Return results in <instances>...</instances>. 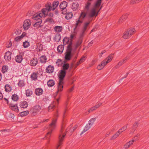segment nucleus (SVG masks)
Listing matches in <instances>:
<instances>
[{
    "label": "nucleus",
    "instance_id": "obj_1",
    "mask_svg": "<svg viewBox=\"0 0 149 149\" xmlns=\"http://www.w3.org/2000/svg\"><path fill=\"white\" fill-rule=\"evenodd\" d=\"M102 1V0H97L94 5V7L90 10L87 15L88 18L90 19L93 17H96L102 8V6L100 8Z\"/></svg>",
    "mask_w": 149,
    "mask_h": 149
},
{
    "label": "nucleus",
    "instance_id": "obj_2",
    "mask_svg": "<svg viewBox=\"0 0 149 149\" xmlns=\"http://www.w3.org/2000/svg\"><path fill=\"white\" fill-rule=\"evenodd\" d=\"M75 52H73L72 47V42H70L67 47V48L65 53V59L66 61H69L71 57L75 53Z\"/></svg>",
    "mask_w": 149,
    "mask_h": 149
},
{
    "label": "nucleus",
    "instance_id": "obj_3",
    "mask_svg": "<svg viewBox=\"0 0 149 149\" xmlns=\"http://www.w3.org/2000/svg\"><path fill=\"white\" fill-rule=\"evenodd\" d=\"M56 119H53L48 127L49 130L50 131L47 133L45 138L48 139L50 137V134L56 128Z\"/></svg>",
    "mask_w": 149,
    "mask_h": 149
},
{
    "label": "nucleus",
    "instance_id": "obj_4",
    "mask_svg": "<svg viewBox=\"0 0 149 149\" xmlns=\"http://www.w3.org/2000/svg\"><path fill=\"white\" fill-rule=\"evenodd\" d=\"M60 133L61 134L59 136V141L57 146L56 149H60L59 147L62 144V142L66 134L64 132L63 127H62Z\"/></svg>",
    "mask_w": 149,
    "mask_h": 149
},
{
    "label": "nucleus",
    "instance_id": "obj_5",
    "mask_svg": "<svg viewBox=\"0 0 149 149\" xmlns=\"http://www.w3.org/2000/svg\"><path fill=\"white\" fill-rule=\"evenodd\" d=\"M41 107L39 105L37 104L33 106L30 110L31 115L33 116L37 115L41 110Z\"/></svg>",
    "mask_w": 149,
    "mask_h": 149
},
{
    "label": "nucleus",
    "instance_id": "obj_6",
    "mask_svg": "<svg viewBox=\"0 0 149 149\" xmlns=\"http://www.w3.org/2000/svg\"><path fill=\"white\" fill-rule=\"evenodd\" d=\"M45 8L43 9L42 10L41 15L44 17H45L48 15V12L51 10V3H48L45 6Z\"/></svg>",
    "mask_w": 149,
    "mask_h": 149
},
{
    "label": "nucleus",
    "instance_id": "obj_7",
    "mask_svg": "<svg viewBox=\"0 0 149 149\" xmlns=\"http://www.w3.org/2000/svg\"><path fill=\"white\" fill-rule=\"evenodd\" d=\"M66 74V71L64 70H61L59 75V82L58 84H63L64 78Z\"/></svg>",
    "mask_w": 149,
    "mask_h": 149
},
{
    "label": "nucleus",
    "instance_id": "obj_8",
    "mask_svg": "<svg viewBox=\"0 0 149 149\" xmlns=\"http://www.w3.org/2000/svg\"><path fill=\"white\" fill-rule=\"evenodd\" d=\"M60 99V97L58 98L55 99L48 107V111L50 112L52 111L51 109H52L56 105L58 104L59 103V101Z\"/></svg>",
    "mask_w": 149,
    "mask_h": 149
},
{
    "label": "nucleus",
    "instance_id": "obj_9",
    "mask_svg": "<svg viewBox=\"0 0 149 149\" xmlns=\"http://www.w3.org/2000/svg\"><path fill=\"white\" fill-rule=\"evenodd\" d=\"M31 22L29 19L24 20L23 24V28L24 30H27L30 27Z\"/></svg>",
    "mask_w": 149,
    "mask_h": 149
},
{
    "label": "nucleus",
    "instance_id": "obj_10",
    "mask_svg": "<svg viewBox=\"0 0 149 149\" xmlns=\"http://www.w3.org/2000/svg\"><path fill=\"white\" fill-rule=\"evenodd\" d=\"M127 126L125 125L120 128L112 137V139H114L118 137L123 132L126 130Z\"/></svg>",
    "mask_w": 149,
    "mask_h": 149
},
{
    "label": "nucleus",
    "instance_id": "obj_11",
    "mask_svg": "<svg viewBox=\"0 0 149 149\" xmlns=\"http://www.w3.org/2000/svg\"><path fill=\"white\" fill-rule=\"evenodd\" d=\"M87 17H88L86 13L84 10H82L78 18L83 22Z\"/></svg>",
    "mask_w": 149,
    "mask_h": 149
},
{
    "label": "nucleus",
    "instance_id": "obj_12",
    "mask_svg": "<svg viewBox=\"0 0 149 149\" xmlns=\"http://www.w3.org/2000/svg\"><path fill=\"white\" fill-rule=\"evenodd\" d=\"M39 72L37 71L33 72L30 75V78L32 80L36 81L38 77L40 75Z\"/></svg>",
    "mask_w": 149,
    "mask_h": 149
},
{
    "label": "nucleus",
    "instance_id": "obj_13",
    "mask_svg": "<svg viewBox=\"0 0 149 149\" xmlns=\"http://www.w3.org/2000/svg\"><path fill=\"white\" fill-rule=\"evenodd\" d=\"M83 38H79V39L77 42L76 44L74 45H72V49H73V52L76 51V49L77 47L79 46L82 42V40Z\"/></svg>",
    "mask_w": 149,
    "mask_h": 149
},
{
    "label": "nucleus",
    "instance_id": "obj_14",
    "mask_svg": "<svg viewBox=\"0 0 149 149\" xmlns=\"http://www.w3.org/2000/svg\"><path fill=\"white\" fill-rule=\"evenodd\" d=\"M136 139L135 138V137L134 138L130 141L128 142H127L124 145V147L125 149H127L129 148L131 146L133 143L136 141Z\"/></svg>",
    "mask_w": 149,
    "mask_h": 149
},
{
    "label": "nucleus",
    "instance_id": "obj_15",
    "mask_svg": "<svg viewBox=\"0 0 149 149\" xmlns=\"http://www.w3.org/2000/svg\"><path fill=\"white\" fill-rule=\"evenodd\" d=\"M9 107L10 109L13 111L16 112L19 111V109L17 104H14L11 103L9 104Z\"/></svg>",
    "mask_w": 149,
    "mask_h": 149
},
{
    "label": "nucleus",
    "instance_id": "obj_16",
    "mask_svg": "<svg viewBox=\"0 0 149 149\" xmlns=\"http://www.w3.org/2000/svg\"><path fill=\"white\" fill-rule=\"evenodd\" d=\"M11 53L9 51L6 52L4 56L5 60L7 61H9L11 59Z\"/></svg>",
    "mask_w": 149,
    "mask_h": 149
},
{
    "label": "nucleus",
    "instance_id": "obj_17",
    "mask_svg": "<svg viewBox=\"0 0 149 149\" xmlns=\"http://www.w3.org/2000/svg\"><path fill=\"white\" fill-rule=\"evenodd\" d=\"M83 22L79 19L78 18L75 21V27L74 30H75L77 27H80Z\"/></svg>",
    "mask_w": 149,
    "mask_h": 149
},
{
    "label": "nucleus",
    "instance_id": "obj_18",
    "mask_svg": "<svg viewBox=\"0 0 149 149\" xmlns=\"http://www.w3.org/2000/svg\"><path fill=\"white\" fill-rule=\"evenodd\" d=\"M54 70V67L51 65H49L46 69V72L48 73H52Z\"/></svg>",
    "mask_w": 149,
    "mask_h": 149
},
{
    "label": "nucleus",
    "instance_id": "obj_19",
    "mask_svg": "<svg viewBox=\"0 0 149 149\" xmlns=\"http://www.w3.org/2000/svg\"><path fill=\"white\" fill-rule=\"evenodd\" d=\"M23 59L22 56L20 54H18L15 56V60L16 62L20 63L22 62Z\"/></svg>",
    "mask_w": 149,
    "mask_h": 149
},
{
    "label": "nucleus",
    "instance_id": "obj_20",
    "mask_svg": "<svg viewBox=\"0 0 149 149\" xmlns=\"http://www.w3.org/2000/svg\"><path fill=\"white\" fill-rule=\"evenodd\" d=\"M38 63V59L36 58H34L31 61L30 65L32 66H36Z\"/></svg>",
    "mask_w": 149,
    "mask_h": 149
},
{
    "label": "nucleus",
    "instance_id": "obj_21",
    "mask_svg": "<svg viewBox=\"0 0 149 149\" xmlns=\"http://www.w3.org/2000/svg\"><path fill=\"white\" fill-rule=\"evenodd\" d=\"M42 16L43 15H41V13H40L39 14H36L34 15L32 18L34 20H38V21H39V20H42L41 18Z\"/></svg>",
    "mask_w": 149,
    "mask_h": 149
},
{
    "label": "nucleus",
    "instance_id": "obj_22",
    "mask_svg": "<svg viewBox=\"0 0 149 149\" xmlns=\"http://www.w3.org/2000/svg\"><path fill=\"white\" fill-rule=\"evenodd\" d=\"M79 6L78 3L77 2H76L72 3L71 8L73 10L76 11L78 9Z\"/></svg>",
    "mask_w": 149,
    "mask_h": 149
},
{
    "label": "nucleus",
    "instance_id": "obj_23",
    "mask_svg": "<svg viewBox=\"0 0 149 149\" xmlns=\"http://www.w3.org/2000/svg\"><path fill=\"white\" fill-rule=\"evenodd\" d=\"M107 65L106 63L104 61H102L101 63L99 64L97 66V68L98 70H100L104 67V66Z\"/></svg>",
    "mask_w": 149,
    "mask_h": 149
},
{
    "label": "nucleus",
    "instance_id": "obj_24",
    "mask_svg": "<svg viewBox=\"0 0 149 149\" xmlns=\"http://www.w3.org/2000/svg\"><path fill=\"white\" fill-rule=\"evenodd\" d=\"M54 31L58 33L62 31L63 28L61 26H56L54 27Z\"/></svg>",
    "mask_w": 149,
    "mask_h": 149
},
{
    "label": "nucleus",
    "instance_id": "obj_25",
    "mask_svg": "<svg viewBox=\"0 0 149 149\" xmlns=\"http://www.w3.org/2000/svg\"><path fill=\"white\" fill-rule=\"evenodd\" d=\"M113 55L112 54H109L106 58L104 60L106 63L107 64L112 61L113 58Z\"/></svg>",
    "mask_w": 149,
    "mask_h": 149
},
{
    "label": "nucleus",
    "instance_id": "obj_26",
    "mask_svg": "<svg viewBox=\"0 0 149 149\" xmlns=\"http://www.w3.org/2000/svg\"><path fill=\"white\" fill-rule=\"evenodd\" d=\"M42 23V20H39V21H38L37 22H36L34 24L33 26L34 27L36 28V29H38L42 26V25H41Z\"/></svg>",
    "mask_w": 149,
    "mask_h": 149
},
{
    "label": "nucleus",
    "instance_id": "obj_27",
    "mask_svg": "<svg viewBox=\"0 0 149 149\" xmlns=\"http://www.w3.org/2000/svg\"><path fill=\"white\" fill-rule=\"evenodd\" d=\"M47 58L45 55L41 56L39 58L40 62L41 63H45L46 62Z\"/></svg>",
    "mask_w": 149,
    "mask_h": 149
},
{
    "label": "nucleus",
    "instance_id": "obj_28",
    "mask_svg": "<svg viewBox=\"0 0 149 149\" xmlns=\"http://www.w3.org/2000/svg\"><path fill=\"white\" fill-rule=\"evenodd\" d=\"M28 106V104L26 101L20 102L19 106L21 108H26Z\"/></svg>",
    "mask_w": 149,
    "mask_h": 149
},
{
    "label": "nucleus",
    "instance_id": "obj_29",
    "mask_svg": "<svg viewBox=\"0 0 149 149\" xmlns=\"http://www.w3.org/2000/svg\"><path fill=\"white\" fill-rule=\"evenodd\" d=\"M61 38V37L60 34L57 33L55 35L54 38V40L56 42H59Z\"/></svg>",
    "mask_w": 149,
    "mask_h": 149
},
{
    "label": "nucleus",
    "instance_id": "obj_30",
    "mask_svg": "<svg viewBox=\"0 0 149 149\" xmlns=\"http://www.w3.org/2000/svg\"><path fill=\"white\" fill-rule=\"evenodd\" d=\"M35 93L36 95L39 96L42 95L43 91L42 88H38L36 89Z\"/></svg>",
    "mask_w": 149,
    "mask_h": 149
},
{
    "label": "nucleus",
    "instance_id": "obj_31",
    "mask_svg": "<svg viewBox=\"0 0 149 149\" xmlns=\"http://www.w3.org/2000/svg\"><path fill=\"white\" fill-rule=\"evenodd\" d=\"M86 29L83 27L82 28L81 31L80 33L79 37V38H80V39L83 38V37L85 34V33L86 31Z\"/></svg>",
    "mask_w": 149,
    "mask_h": 149
},
{
    "label": "nucleus",
    "instance_id": "obj_32",
    "mask_svg": "<svg viewBox=\"0 0 149 149\" xmlns=\"http://www.w3.org/2000/svg\"><path fill=\"white\" fill-rule=\"evenodd\" d=\"M64 49V47L63 45H60L57 47V49L58 53L59 54H61Z\"/></svg>",
    "mask_w": 149,
    "mask_h": 149
},
{
    "label": "nucleus",
    "instance_id": "obj_33",
    "mask_svg": "<svg viewBox=\"0 0 149 149\" xmlns=\"http://www.w3.org/2000/svg\"><path fill=\"white\" fill-rule=\"evenodd\" d=\"M26 35V34L25 33H23L22 35L20 36L16 37L15 39V41L16 42L20 41L21 40L22 38L25 36Z\"/></svg>",
    "mask_w": 149,
    "mask_h": 149
},
{
    "label": "nucleus",
    "instance_id": "obj_34",
    "mask_svg": "<svg viewBox=\"0 0 149 149\" xmlns=\"http://www.w3.org/2000/svg\"><path fill=\"white\" fill-rule=\"evenodd\" d=\"M59 3L58 1H54L52 4V7L51 6V9L52 10H54L57 7Z\"/></svg>",
    "mask_w": 149,
    "mask_h": 149
},
{
    "label": "nucleus",
    "instance_id": "obj_35",
    "mask_svg": "<svg viewBox=\"0 0 149 149\" xmlns=\"http://www.w3.org/2000/svg\"><path fill=\"white\" fill-rule=\"evenodd\" d=\"M91 127V125H89V124L88 123L85 127L84 129L81 132L80 134L81 135L82 134L85 132H86Z\"/></svg>",
    "mask_w": 149,
    "mask_h": 149
},
{
    "label": "nucleus",
    "instance_id": "obj_36",
    "mask_svg": "<svg viewBox=\"0 0 149 149\" xmlns=\"http://www.w3.org/2000/svg\"><path fill=\"white\" fill-rule=\"evenodd\" d=\"M68 5L67 3L65 1L62 2L60 5V9L66 8Z\"/></svg>",
    "mask_w": 149,
    "mask_h": 149
},
{
    "label": "nucleus",
    "instance_id": "obj_37",
    "mask_svg": "<svg viewBox=\"0 0 149 149\" xmlns=\"http://www.w3.org/2000/svg\"><path fill=\"white\" fill-rule=\"evenodd\" d=\"M57 87L58 88V91L56 92V94H54V97H55L56 96L58 91H62L63 86V84H58Z\"/></svg>",
    "mask_w": 149,
    "mask_h": 149
},
{
    "label": "nucleus",
    "instance_id": "obj_38",
    "mask_svg": "<svg viewBox=\"0 0 149 149\" xmlns=\"http://www.w3.org/2000/svg\"><path fill=\"white\" fill-rule=\"evenodd\" d=\"M88 1L85 4V5L84 7V9L88 10H89L91 4V1L88 0Z\"/></svg>",
    "mask_w": 149,
    "mask_h": 149
},
{
    "label": "nucleus",
    "instance_id": "obj_39",
    "mask_svg": "<svg viewBox=\"0 0 149 149\" xmlns=\"http://www.w3.org/2000/svg\"><path fill=\"white\" fill-rule=\"evenodd\" d=\"M73 14L71 12H68L66 14L65 18L67 19H69L72 18Z\"/></svg>",
    "mask_w": 149,
    "mask_h": 149
},
{
    "label": "nucleus",
    "instance_id": "obj_40",
    "mask_svg": "<svg viewBox=\"0 0 149 149\" xmlns=\"http://www.w3.org/2000/svg\"><path fill=\"white\" fill-rule=\"evenodd\" d=\"M5 91L7 92H10L12 89V87L10 84H6L5 86Z\"/></svg>",
    "mask_w": 149,
    "mask_h": 149
},
{
    "label": "nucleus",
    "instance_id": "obj_41",
    "mask_svg": "<svg viewBox=\"0 0 149 149\" xmlns=\"http://www.w3.org/2000/svg\"><path fill=\"white\" fill-rule=\"evenodd\" d=\"M33 93L32 91L31 90L28 89L26 90V96H30Z\"/></svg>",
    "mask_w": 149,
    "mask_h": 149
},
{
    "label": "nucleus",
    "instance_id": "obj_42",
    "mask_svg": "<svg viewBox=\"0 0 149 149\" xmlns=\"http://www.w3.org/2000/svg\"><path fill=\"white\" fill-rule=\"evenodd\" d=\"M92 20V19L90 21L86 22L84 23L83 26L82 27L86 29H87V28L90 24V23L91 22V21Z\"/></svg>",
    "mask_w": 149,
    "mask_h": 149
},
{
    "label": "nucleus",
    "instance_id": "obj_43",
    "mask_svg": "<svg viewBox=\"0 0 149 149\" xmlns=\"http://www.w3.org/2000/svg\"><path fill=\"white\" fill-rule=\"evenodd\" d=\"M12 100L14 101H17L19 99L18 96L16 94H14L12 95L11 96Z\"/></svg>",
    "mask_w": 149,
    "mask_h": 149
},
{
    "label": "nucleus",
    "instance_id": "obj_44",
    "mask_svg": "<svg viewBox=\"0 0 149 149\" xmlns=\"http://www.w3.org/2000/svg\"><path fill=\"white\" fill-rule=\"evenodd\" d=\"M127 31L128 32V33H129L130 36H131L135 32V30L134 28H131L130 29Z\"/></svg>",
    "mask_w": 149,
    "mask_h": 149
},
{
    "label": "nucleus",
    "instance_id": "obj_45",
    "mask_svg": "<svg viewBox=\"0 0 149 149\" xmlns=\"http://www.w3.org/2000/svg\"><path fill=\"white\" fill-rule=\"evenodd\" d=\"M130 36L129 33L127 31L124 33L123 37L125 39H127Z\"/></svg>",
    "mask_w": 149,
    "mask_h": 149
},
{
    "label": "nucleus",
    "instance_id": "obj_46",
    "mask_svg": "<svg viewBox=\"0 0 149 149\" xmlns=\"http://www.w3.org/2000/svg\"><path fill=\"white\" fill-rule=\"evenodd\" d=\"M71 127H69L66 130V132H68V131L72 132L75 130L77 127V126L75 125L73 127V129H71Z\"/></svg>",
    "mask_w": 149,
    "mask_h": 149
},
{
    "label": "nucleus",
    "instance_id": "obj_47",
    "mask_svg": "<svg viewBox=\"0 0 149 149\" xmlns=\"http://www.w3.org/2000/svg\"><path fill=\"white\" fill-rule=\"evenodd\" d=\"M96 119V118H91L89 121L88 123L92 126L94 123Z\"/></svg>",
    "mask_w": 149,
    "mask_h": 149
},
{
    "label": "nucleus",
    "instance_id": "obj_48",
    "mask_svg": "<svg viewBox=\"0 0 149 149\" xmlns=\"http://www.w3.org/2000/svg\"><path fill=\"white\" fill-rule=\"evenodd\" d=\"M29 111H26L21 112L19 114L20 115V116L23 117L24 116H26L29 114Z\"/></svg>",
    "mask_w": 149,
    "mask_h": 149
},
{
    "label": "nucleus",
    "instance_id": "obj_49",
    "mask_svg": "<svg viewBox=\"0 0 149 149\" xmlns=\"http://www.w3.org/2000/svg\"><path fill=\"white\" fill-rule=\"evenodd\" d=\"M8 69V66L5 65L3 66L2 68V72L3 73H5L6 72Z\"/></svg>",
    "mask_w": 149,
    "mask_h": 149
},
{
    "label": "nucleus",
    "instance_id": "obj_50",
    "mask_svg": "<svg viewBox=\"0 0 149 149\" xmlns=\"http://www.w3.org/2000/svg\"><path fill=\"white\" fill-rule=\"evenodd\" d=\"M69 64L68 63L64 64L63 66V70L65 71L68 70L69 68Z\"/></svg>",
    "mask_w": 149,
    "mask_h": 149
},
{
    "label": "nucleus",
    "instance_id": "obj_51",
    "mask_svg": "<svg viewBox=\"0 0 149 149\" xmlns=\"http://www.w3.org/2000/svg\"><path fill=\"white\" fill-rule=\"evenodd\" d=\"M23 46L24 48H27L30 46V43L28 41H26L23 43Z\"/></svg>",
    "mask_w": 149,
    "mask_h": 149
},
{
    "label": "nucleus",
    "instance_id": "obj_52",
    "mask_svg": "<svg viewBox=\"0 0 149 149\" xmlns=\"http://www.w3.org/2000/svg\"><path fill=\"white\" fill-rule=\"evenodd\" d=\"M69 41L67 37H65L63 40V43L64 45H65Z\"/></svg>",
    "mask_w": 149,
    "mask_h": 149
},
{
    "label": "nucleus",
    "instance_id": "obj_53",
    "mask_svg": "<svg viewBox=\"0 0 149 149\" xmlns=\"http://www.w3.org/2000/svg\"><path fill=\"white\" fill-rule=\"evenodd\" d=\"M61 13L62 14H66L67 12V10L66 8H61Z\"/></svg>",
    "mask_w": 149,
    "mask_h": 149
},
{
    "label": "nucleus",
    "instance_id": "obj_54",
    "mask_svg": "<svg viewBox=\"0 0 149 149\" xmlns=\"http://www.w3.org/2000/svg\"><path fill=\"white\" fill-rule=\"evenodd\" d=\"M123 64L122 63L121 61H120L118 63V64L115 66V67L116 68H118Z\"/></svg>",
    "mask_w": 149,
    "mask_h": 149
},
{
    "label": "nucleus",
    "instance_id": "obj_55",
    "mask_svg": "<svg viewBox=\"0 0 149 149\" xmlns=\"http://www.w3.org/2000/svg\"><path fill=\"white\" fill-rule=\"evenodd\" d=\"M126 19H123V18L122 17L120 18V19H119L118 22V23L119 24H120L121 23H123V22L125 21Z\"/></svg>",
    "mask_w": 149,
    "mask_h": 149
},
{
    "label": "nucleus",
    "instance_id": "obj_56",
    "mask_svg": "<svg viewBox=\"0 0 149 149\" xmlns=\"http://www.w3.org/2000/svg\"><path fill=\"white\" fill-rule=\"evenodd\" d=\"M62 62V60L60 59H58L57 60L56 63L58 66H59L61 65Z\"/></svg>",
    "mask_w": 149,
    "mask_h": 149
},
{
    "label": "nucleus",
    "instance_id": "obj_57",
    "mask_svg": "<svg viewBox=\"0 0 149 149\" xmlns=\"http://www.w3.org/2000/svg\"><path fill=\"white\" fill-rule=\"evenodd\" d=\"M97 109V108H96V107L95 106H94L91 108L89 109V110L88 111V112H92L93 111L96 109Z\"/></svg>",
    "mask_w": 149,
    "mask_h": 149
},
{
    "label": "nucleus",
    "instance_id": "obj_58",
    "mask_svg": "<svg viewBox=\"0 0 149 149\" xmlns=\"http://www.w3.org/2000/svg\"><path fill=\"white\" fill-rule=\"evenodd\" d=\"M43 100L46 103H47L49 102V99L48 97H45L43 99Z\"/></svg>",
    "mask_w": 149,
    "mask_h": 149
},
{
    "label": "nucleus",
    "instance_id": "obj_59",
    "mask_svg": "<svg viewBox=\"0 0 149 149\" xmlns=\"http://www.w3.org/2000/svg\"><path fill=\"white\" fill-rule=\"evenodd\" d=\"M129 13H126L125 15H123L122 17L123 18V19H126L127 17L129 15Z\"/></svg>",
    "mask_w": 149,
    "mask_h": 149
},
{
    "label": "nucleus",
    "instance_id": "obj_60",
    "mask_svg": "<svg viewBox=\"0 0 149 149\" xmlns=\"http://www.w3.org/2000/svg\"><path fill=\"white\" fill-rule=\"evenodd\" d=\"M137 2H138V1L137 0H132L130 2V4L132 5H133Z\"/></svg>",
    "mask_w": 149,
    "mask_h": 149
},
{
    "label": "nucleus",
    "instance_id": "obj_61",
    "mask_svg": "<svg viewBox=\"0 0 149 149\" xmlns=\"http://www.w3.org/2000/svg\"><path fill=\"white\" fill-rule=\"evenodd\" d=\"M85 60V57L83 56L79 60V62L81 63L83 62Z\"/></svg>",
    "mask_w": 149,
    "mask_h": 149
},
{
    "label": "nucleus",
    "instance_id": "obj_62",
    "mask_svg": "<svg viewBox=\"0 0 149 149\" xmlns=\"http://www.w3.org/2000/svg\"><path fill=\"white\" fill-rule=\"evenodd\" d=\"M47 84H54V81L53 80L50 79L48 81Z\"/></svg>",
    "mask_w": 149,
    "mask_h": 149
},
{
    "label": "nucleus",
    "instance_id": "obj_63",
    "mask_svg": "<svg viewBox=\"0 0 149 149\" xmlns=\"http://www.w3.org/2000/svg\"><path fill=\"white\" fill-rule=\"evenodd\" d=\"M128 58L127 57H125V58L122 59L121 61L122 62V63L124 64V63H125L126 61L128 59Z\"/></svg>",
    "mask_w": 149,
    "mask_h": 149
},
{
    "label": "nucleus",
    "instance_id": "obj_64",
    "mask_svg": "<svg viewBox=\"0 0 149 149\" xmlns=\"http://www.w3.org/2000/svg\"><path fill=\"white\" fill-rule=\"evenodd\" d=\"M106 52V51L105 50H104L102 51L99 54V56L100 57H101L102 56V55L104 53H105Z\"/></svg>",
    "mask_w": 149,
    "mask_h": 149
}]
</instances>
